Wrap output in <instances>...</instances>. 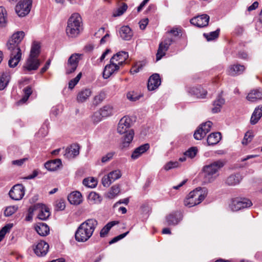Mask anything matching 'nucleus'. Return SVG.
<instances>
[{"instance_id":"1","label":"nucleus","mask_w":262,"mask_h":262,"mask_svg":"<svg viewBox=\"0 0 262 262\" xmlns=\"http://www.w3.org/2000/svg\"><path fill=\"white\" fill-rule=\"evenodd\" d=\"M98 225V222L95 219H89L81 223L77 228L75 234V239L79 242L87 241L93 235Z\"/></svg>"},{"instance_id":"2","label":"nucleus","mask_w":262,"mask_h":262,"mask_svg":"<svg viewBox=\"0 0 262 262\" xmlns=\"http://www.w3.org/2000/svg\"><path fill=\"white\" fill-rule=\"evenodd\" d=\"M208 190L206 188L198 187L191 191L184 200V205L191 207L201 203L206 197Z\"/></svg>"},{"instance_id":"3","label":"nucleus","mask_w":262,"mask_h":262,"mask_svg":"<svg viewBox=\"0 0 262 262\" xmlns=\"http://www.w3.org/2000/svg\"><path fill=\"white\" fill-rule=\"evenodd\" d=\"M224 165L222 161L218 160L204 166L203 170L205 181L207 182H212L217 176L216 173Z\"/></svg>"},{"instance_id":"4","label":"nucleus","mask_w":262,"mask_h":262,"mask_svg":"<svg viewBox=\"0 0 262 262\" xmlns=\"http://www.w3.org/2000/svg\"><path fill=\"white\" fill-rule=\"evenodd\" d=\"M83 30L81 16L78 13L73 14L68 19L66 33H80Z\"/></svg>"},{"instance_id":"5","label":"nucleus","mask_w":262,"mask_h":262,"mask_svg":"<svg viewBox=\"0 0 262 262\" xmlns=\"http://www.w3.org/2000/svg\"><path fill=\"white\" fill-rule=\"evenodd\" d=\"M40 63L41 61L38 58L28 56L23 66V71L25 74L31 73L32 71L38 69Z\"/></svg>"},{"instance_id":"6","label":"nucleus","mask_w":262,"mask_h":262,"mask_svg":"<svg viewBox=\"0 0 262 262\" xmlns=\"http://www.w3.org/2000/svg\"><path fill=\"white\" fill-rule=\"evenodd\" d=\"M82 56L83 54L79 53H74L70 56L66 65V74H71L76 70Z\"/></svg>"},{"instance_id":"7","label":"nucleus","mask_w":262,"mask_h":262,"mask_svg":"<svg viewBox=\"0 0 262 262\" xmlns=\"http://www.w3.org/2000/svg\"><path fill=\"white\" fill-rule=\"evenodd\" d=\"M32 0H20L15 7V12L19 17H24L30 11Z\"/></svg>"},{"instance_id":"8","label":"nucleus","mask_w":262,"mask_h":262,"mask_svg":"<svg viewBox=\"0 0 262 262\" xmlns=\"http://www.w3.org/2000/svg\"><path fill=\"white\" fill-rule=\"evenodd\" d=\"M251 201L246 198H236L232 200L230 205L231 209L233 211H237L241 209L248 208L251 206Z\"/></svg>"},{"instance_id":"9","label":"nucleus","mask_w":262,"mask_h":262,"mask_svg":"<svg viewBox=\"0 0 262 262\" xmlns=\"http://www.w3.org/2000/svg\"><path fill=\"white\" fill-rule=\"evenodd\" d=\"M24 37V34H12L6 44L8 50L10 51L17 52V49H20L19 44Z\"/></svg>"},{"instance_id":"10","label":"nucleus","mask_w":262,"mask_h":262,"mask_svg":"<svg viewBox=\"0 0 262 262\" xmlns=\"http://www.w3.org/2000/svg\"><path fill=\"white\" fill-rule=\"evenodd\" d=\"M122 173L119 169H116L103 177L101 183L104 187H108L115 181L121 178Z\"/></svg>"},{"instance_id":"11","label":"nucleus","mask_w":262,"mask_h":262,"mask_svg":"<svg viewBox=\"0 0 262 262\" xmlns=\"http://www.w3.org/2000/svg\"><path fill=\"white\" fill-rule=\"evenodd\" d=\"M212 125V123L209 121L201 124L194 133V139L199 140L203 138L210 131Z\"/></svg>"},{"instance_id":"12","label":"nucleus","mask_w":262,"mask_h":262,"mask_svg":"<svg viewBox=\"0 0 262 262\" xmlns=\"http://www.w3.org/2000/svg\"><path fill=\"white\" fill-rule=\"evenodd\" d=\"M35 212L37 213V217L40 220H46L50 215L49 208L45 205L37 203L34 205Z\"/></svg>"},{"instance_id":"13","label":"nucleus","mask_w":262,"mask_h":262,"mask_svg":"<svg viewBox=\"0 0 262 262\" xmlns=\"http://www.w3.org/2000/svg\"><path fill=\"white\" fill-rule=\"evenodd\" d=\"M172 41L173 40L172 38H168L165 39L160 43L158 50L156 54V60L157 61L160 60L165 55L166 52L169 49V47Z\"/></svg>"},{"instance_id":"14","label":"nucleus","mask_w":262,"mask_h":262,"mask_svg":"<svg viewBox=\"0 0 262 262\" xmlns=\"http://www.w3.org/2000/svg\"><path fill=\"white\" fill-rule=\"evenodd\" d=\"M9 194L12 200H20L25 194V187L22 184L15 185L11 189Z\"/></svg>"},{"instance_id":"15","label":"nucleus","mask_w":262,"mask_h":262,"mask_svg":"<svg viewBox=\"0 0 262 262\" xmlns=\"http://www.w3.org/2000/svg\"><path fill=\"white\" fill-rule=\"evenodd\" d=\"M114 61V58H111L110 63L107 64L104 69L103 72V76L104 79L110 77L113 73L117 71L119 69L120 64L116 63Z\"/></svg>"},{"instance_id":"16","label":"nucleus","mask_w":262,"mask_h":262,"mask_svg":"<svg viewBox=\"0 0 262 262\" xmlns=\"http://www.w3.org/2000/svg\"><path fill=\"white\" fill-rule=\"evenodd\" d=\"M209 21V16L207 14L198 15L190 20V23L199 28H202L208 25Z\"/></svg>"},{"instance_id":"17","label":"nucleus","mask_w":262,"mask_h":262,"mask_svg":"<svg viewBox=\"0 0 262 262\" xmlns=\"http://www.w3.org/2000/svg\"><path fill=\"white\" fill-rule=\"evenodd\" d=\"M49 249V244L43 241H40L33 248V250L37 256L42 257L47 254Z\"/></svg>"},{"instance_id":"18","label":"nucleus","mask_w":262,"mask_h":262,"mask_svg":"<svg viewBox=\"0 0 262 262\" xmlns=\"http://www.w3.org/2000/svg\"><path fill=\"white\" fill-rule=\"evenodd\" d=\"M131 119L128 117L124 116L119 121L117 132L120 134H123L128 132L130 127Z\"/></svg>"},{"instance_id":"19","label":"nucleus","mask_w":262,"mask_h":262,"mask_svg":"<svg viewBox=\"0 0 262 262\" xmlns=\"http://www.w3.org/2000/svg\"><path fill=\"white\" fill-rule=\"evenodd\" d=\"M183 218L182 213L180 212H174L168 215L166 217V222L168 226H176Z\"/></svg>"},{"instance_id":"20","label":"nucleus","mask_w":262,"mask_h":262,"mask_svg":"<svg viewBox=\"0 0 262 262\" xmlns=\"http://www.w3.org/2000/svg\"><path fill=\"white\" fill-rule=\"evenodd\" d=\"M17 51H10V59L8 61V64L10 68L15 67L21 59V51L20 49H17Z\"/></svg>"},{"instance_id":"21","label":"nucleus","mask_w":262,"mask_h":262,"mask_svg":"<svg viewBox=\"0 0 262 262\" xmlns=\"http://www.w3.org/2000/svg\"><path fill=\"white\" fill-rule=\"evenodd\" d=\"M79 149L78 144H73L66 149L64 156L68 159L74 158L79 155Z\"/></svg>"},{"instance_id":"22","label":"nucleus","mask_w":262,"mask_h":262,"mask_svg":"<svg viewBox=\"0 0 262 262\" xmlns=\"http://www.w3.org/2000/svg\"><path fill=\"white\" fill-rule=\"evenodd\" d=\"M161 84V79L158 74H154L152 75L149 78L147 88L149 91H153L157 88Z\"/></svg>"},{"instance_id":"23","label":"nucleus","mask_w":262,"mask_h":262,"mask_svg":"<svg viewBox=\"0 0 262 262\" xmlns=\"http://www.w3.org/2000/svg\"><path fill=\"white\" fill-rule=\"evenodd\" d=\"M187 91L190 95L200 98H204L207 93L206 90L201 86L188 88Z\"/></svg>"},{"instance_id":"24","label":"nucleus","mask_w":262,"mask_h":262,"mask_svg":"<svg viewBox=\"0 0 262 262\" xmlns=\"http://www.w3.org/2000/svg\"><path fill=\"white\" fill-rule=\"evenodd\" d=\"M245 67L243 65L237 64L231 65L229 66L227 73L228 74L232 76H235L242 74L245 71Z\"/></svg>"},{"instance_id":"25","label":"nucleus","mask_w":262,"mask_h":262,"mask_svg":"<svg viewBox=\"0 0 262 262\" xmlns=\"http://www.w3.org/2000/svg\"><path fill=\"white\" fill-rule=\"evenodd\" d=\"M242 179V176L239 173H236L232 174L227 177L225 183L228 186H234L239 184Z\"/></svg>"},{"instance_id":"26","label":"nucleus","mask_w":262,"mask_h":262,"mask_svg":"<svg viewBox=\"0 0 262 262\" xmlns=\"http://www.w3.org/2000/svg\"><path fill=\"white\" fill-rule=\"evenodd\" d=\"M69 202L73 205H77L82 202V196L79 191H75L71 192L68 196Z\"/></svg>"},{"instance_id":"27","label":"nucleus","mask_w":262,"mask_h":262,"mask_svg":"<svg viewBox=\"0 0 262 262\" xmlns=\"http://www.w3.org/2000/svg\"><path fill=\"white\" fill-rule=\"evenodd\" d=\"M225 99L221 94H219L216 99L213 102V107L211 111L213 113H217L221 111V108L225 104Z\"/></svg>"},{"instance_id":"28","label":"nucleus","mask_w":262,"mask_h":262,"mask_svg":"<svg viewBox=\"0 0 262 262\" xmlns=\"http://www.w3.org/2000/svg\"><path fill=\"white\" fill-rule=\"evenodd\" d=\"M247 99L251 102L262 99V89H257L252 90L247 95Z\"/></svg>"},{"instance_id":"29","label":"nucleus","mask_w":262,"mask_h":262,"mask_svg":"<svg viewBox=\"0 0 262 262\" xmlns=\"http://www.w3.org/2000/svg\"><path fill=\"white\" fill-rule=\"evenodd\" d=\"M35 230L41 236H46L49 234V227L45 223H39L35 227Z\"/></svg>"},{"instance_id":"30","label":"nucleus","mask_w":262,"mask_h":262,"mask_svg":"<svg viewBox=\"0 0 262 262\" xmlns=\"http://www.w3.org/2000/svg\"><path fill=\"white\" fill-rule=\"evenodd\" d=\"M262 117V105L256 107L252 114L250 123L252 125L256 124Z\"/></svg>"},{"instance_id":"31","label":"nucleus","mask_w":262,"mask_h":262,"mask_svg":"<svg viewBox=\"0 0 262 262\" xmlns=\"http://www.w3.org/2000/svg\"><path fill=\"white\" fill-rule=\"evenodd\" d=\"M40 52V42L37 41H34L32 43L31 50L29 56L38 58V56Z\"/></svg>"},{"instance_id":"32","label":"nucleus","mask_w":262,"mask_h":262,"mask_svg":"<svg viewBox=\"0 0 262 262\" xmlns=\"http://www.w3.org/2000/svg\"><path fill=\"white\" fill-rule=\"evenodd\" d=\"M125 134V135L123 137L121 143V146L122 148L127 147L129 146L133 139L134 132L133 129H130L128 132Z\"/></svg>"},{"instance_id":"33","label":"nucleus","mask_w":262,"mask_h":262,"mask_svg":"<svg viewBox=\"0 0 262 262\" xmlns=\"http://www.w3.org/2000/svg\"><path fill=\"white\" fill-rule=\"evenodd\" d=\"M91 94L92 91L90 89H83L78 93L77 100L79 103L85 102Z\"/></svg>"},{"instance_id":"34","label":"nucleus","mask_w":262,"mask_h":262,"mask_svg":"<svg viewBox=\"0 0 262 262\" xmlns=\"http://www.w3.org/2000/svg\"><path fill=\"white\" fill-rule=\"evenodd\" d=\"M221 134L220 133L216 132L210 134L207 140L208 145H214L219 142L221 139Z\"/></svg>"},{"instance_id":"35","label":"nucleus","mask_w":262,"mask_h":262,"mask_svg":"<svg viewBox=\"0 0 262 262\" xmlns=\"http://www.w3.org/2000/svg\"><path fill=\"white\" fill-rule=\"evenodd\" d=\"M128 57V54L127 52L121 51L114 55L112 58H114V61H118V63L121 66Z\"/></svg>"},{"instance_id":"36","label":"nucleus","mask_w":262,"mask_h":262,"mask_svg":"<svg viewBox=\"0 0 262 262\" xmlns=\"http://www.w3.org/2000/svg\"><path fill=\"white\" fill-rule=\"evenodd\" d=\"M61 165V161L60 159H56L45 163V168L50 171L56 170L59 166Z\"/></svg>"},{"instance_id":"37","label":"nucleus","mask_w":262,"mask_h":262,"mask_svg":"<svg viewBox=\"0 0 262 262\" xmlns=\"http://www.w3.org/2000/svg\"><path fill=\"white\" fill-rule=\"evenodd\" d=\"M119 223L118 221H114L108 222L105 225L103 228L101 230L100 232V236L101 237H104L108 233L110 229L115 225Z\"/></svg>"},{"instance_id":"38","label":"nucleus","mask_w":262,"mask_h":262,"mask_svg":"<svg viewBox=\"0 0 262 262\" xmlns=\"http://www.w3.org/2000/svg\"><path fill=\"white\" fill-rule=\"evenodd\" d=\"M127 5L124 3H121L120 5L114 10L113 16L117 17L122 15L127 9Z\"/></svg>"},{"instance_id":"39","label":"nucleus","mask_w":262,"mask_h":262,"mask_svg":"<svg viewBox=\"0 0 262 262\" xmlns=\"http://www.w3.org/2000/svg\"><path fill=\"white\" fill-rule=\"evenodd\" d=\"M99 112L103 118L108 117L113 115V107L111 105H106L100 108Z\"/></svg>"},{"instance_id":"40","label":"nucleus","mask_w":262,"mask_h":262,"mask_svg":"<svg viewBox=\"0 0 262 262\" xmlns=\"http://www.w3.org/2000/svg\"><path fill=\"white\" fill-rule=\"evenodd\" d=\"M10 75L3 73L0 75V90H3L8 85L10 80Z\"/></svg>"},{"instance_id":"41","label":"nucleus","mask_w":262,"mask_h":262,"mask_svg":"<svg viewBox=\"0 0 262 262\" xmlns=\"http://www.w3.org/2000/svg\"><path fill=\"white\" fill-rule=\"evenodd\" d=\"M7 12L5 8L0 7V27H5L7 24Z\"/></svg>"},{"instance_id":"42","label":"nucleus","mask_w":262,"mask_h":262,"mask_svg":"<svg viewBox=\"0 0 262 262\" xmlns=\"http://www.w3.org/2000/svg\"><path fill=\"white\" fill-rule=\"evenodd\" d=\"M82 183L84 186L90 188H94L97 184V180L93 177L84 179Z\"/></svg>"},{"instance_id":"43","label":"nucleus","mask_w":262,"mask_h":262,"mask_svg":"<svg viewBox=\"0 0 262 262\" xmlns=\"http://www.w3.org/2000/svg\"><path fill=\"white\" fill-rule=\"evenodd\" d=\"M120 191V188L118 185H113L109 192H108V197L109 198H113L118 195Z\"/></svg>"},{"instance_id":"44","label":"nucleus","mask_w":262,"mask_h":262,"mask_svg":"<svg viewBox=\"0 0 262 262\" xmlns=\"http://www.w3.org/2000/svg\"><path fill=\"white\" fill-rule=\"evenodd\" d=\"M89 200L92 203H99L101 202V197L95 192H91L88 196Z\"/></svg>"},{"instance_id":"45","label":"nucleus","mask_w":262,"mask_h":262,"mask_svg":"<svg viewBox=\"0 0 262 262\" xmlns=\"http://www.w3.org/2000/svg\"><path fill=\"white\" fill-rule=\"evenodd\" d=\"M105 94L103 92H100L98 95H96L94 98V103L98 105L101 103L105 99Z\"/></svg>"},{"instance_id":"46","label":"nucleus","mask_w":262,"mask_h":262,"mask_svg":"<svg viewBox=\"0 0 262 262\" xmlns=\"http://www.w3.org/2000/svg\"><path fill=\"white\" fill-rule=\"evenodd\" d=\"M18 209L16 206H10L7 207L4 211V215L6 216H10L13 214Z\"/></svg>"},{"instance_id":"47","label":"nucleus","mask_w":262,"mask_h":262,"mask_svg":"<svg viewBox=\"0 0 262 262\" xmlns=\"http://www.w3.org/2000/svg\"><path fill=\"white\" fill-rule=\"evenodd\" d=\"M82 76V73H79L77 76L71 79L69 82V88L71 90L73 89L75 86L78 83Z\"/></svg>"},{"instance_id":"48","label":"nucleus","mask_w":262,"mask_h":262,"mask_svg":"<svg viewBox=\"0 0 262 262\" xmlns=\"http://www.w3.org/2000/svg\"><path fill=\"white\" fill-rule=\"evenodd\" d=\"M197 152V148L196 147H192L184 153V155L190 158H193L196 156Z\"/></svg>"},{"instance_id":"49","label":"nucleus","mask_w":262,"mask_h":262,"mask_svg":"<svg viewBox=\"0 0 262 262\" xmlns=\"http://www.w3.org/2000/svg\"><path fill=\"white\" fill-rule=\"evenodd\" d=\"M127 98L128 99L132 101H136L138 100H139L140 97H142L141 95H138L137 93H135V92H128L127 94Z\"/></svg>"},{"instance_id":"50","label":"nucleus","mask_w":262,"mask_h":262,"mask_svg":"<svg viewBox=\"0 0 262 262\" xmlns=\"http://www.w3.org/2000/svg\"><path fill=\"white\" fill-rule=\"evenodd\" d=\"M66 207V203L63 200L60 199L56 202L55 209L56 211L63 210Z\"/></svg>"},{"instance_id":"51","label":"nucleus","mask_w":262,"mask_h":262,"mask_svg":"<svg viewBox=\"0 0 262 262\" xmlns=\"http://www.w3.org/2000/svg\"><path fill=\"white\" fill-rule=\"evenodd\" d=\"M24 92L25 93V96L21 99V101L25 102L28 99L29 96L31 95L32 91L31 88L28 86L24 89Z\"/></svg>"},{"instance_id":"52","label":"nucleus","mask_w":262,"mask_h":262,"mask_svg":"<svg viewBox=\"0 0 262 262\" xmlns=\"http://www.w3.org/2000/svg\"><path fill=\"white\" fill-rule=\"evenodd\" d=\"M179 162L177 161H170L165 165L164 169L166 170H169L171 169L178 167L179 166Z\"/></svg>"},{"instance_id":"53","label":"nucleus","mask_w":262,"mask_h":262,"mask_svg":"<svg viewBox=\"0 0 262 262\" xmlns=\"http://www.w3.org/2000/svg\"><path fill=\"white\" fill-rule=\"evenodd\" d=\"M103 118V117L101 116L99 111L95 112L92 117V120L95 123L99 122L100 121H101Z\"/></svg>"},{"instance_id":"54","label":"nucleus","mask_w":262,"mask_h":262,"mask_svg":"<svg viewBox=\"0 0 262 262\" xmlns=\"http://www.w3.org/2000/svg\"><path fill=\"white\" fill-rule=\"evenodd\" d=\"M219 34H203L207 41H211L216 40L219 37Z\"/></svg>"},{"instance_id":"55","label":"nucleus","mask_w":262,"mask_h":262,"mask_svg":"<svg viewBox=\"0 0 262 262\" xmlns=\"http://www.w3.org/2000/svg\"><path fill=\"white\" fill-rule=\"evenodd\" d=\"M115 152L112 151L108 152L106 155L103 156L101 158V161L102 163H106L111 160L113 156H114Z\"/></svg>"},{"instance_id":"56","label":"nucleus","mask_w":262,"mask_h":262,"mask_svg":"<svg viewBox=\"0 0 262 262\" xmlns=\"http://www.w3.org/2000/svg\"><path fill=\"white\" fill-rule=\"evenodd\" d=\"M253 136L251 135L250 133H247L245 134L244 138L242 141V144L243 145H247L248 143H249L252 139Z\"/></svg>"},{"instance_id":"57","label":"nucleus","mask_w":262,"mask_h":262,"mask_svg":"<svg viewBox=\"0 0 262 262\" xmlns=\"http://www.w3.org/2000/svg\"><path fill=\"white\" fill-rule=\"evenodd\" d=\"M35 212V209H34V205L29 207L28 209V214L26 217V220L27 221H30L32 220L33 217V214Z\"/></svg>"},{"instance_id":"58","label":"nucleus","mask_w":262,"mask_h":262,"mask_svg":"<svg viewBox=\"0 0 262 262\" xmlns=\"http://www.w3.org/2000/svg\"><path fill=\"white\" fill-rule=\"evenodd\" d=\"M149 148V145L147 143L144 144L137 147V149L141 155L146 151Z\"/></svg>"},{"instance_id":"59","label":"nucleus","mask_w":262,"mask_h":262,"mask_svg":"<svg viewBox=\"0 0 262 262\" xmlns=\"http://www.w3.org/2000/svg\"><path fill=\"white\" fill-rule=\"evenodd\" d=\"M183 31L181 27L176 26L170 30H168L166 33H182Z\"/></svg>"},{"instance_id":"60","label":"nucleus","mask_w":262,"mask_h":262,"mask_svg":"<svg viewBox=\"0 0 262 262\" xmlns=\"http://www.w3.org/2000/svg\"><path fill=\"white\" fill-rule=\"evenodd\" d=\"M142 66L141 64H136L130 70V72L133 74L137 73L139 72L141 69Z\"/></svg>"},{"instance_id":"61","label":"nucleus","mask_w":262,"mask_h":262,"mask_svg":"<svg viewBox=\"0 0 262 262\" xmlns=\"http://www.w3.org/2000/svg\"><path fill=\"white\" fill-rule=\"evenodd\" d=\"M132 34H120V37L125 41H128L132 38Z\"/></svg>"},{"instance_id":"62","label":"nucleus","mask_w":262,"mask_h":262,"mask_svg":"<svg viewBox=\"0 0 262 262\" xmlns=\"http://www.w3.org/2000/svg\"><path fill=\"white\" fill-rule=\"evenodd\" d=\"M110 40V34H105V35L100 39V43L101 45H103L106 42Z\"/></svg>"},{"instance_id":"63","label":"nucleus","mask_w":262,"mask_h":262,"mask_svg":"<svg viewBox=\"0 0 262 262\" xmlns=\"http://www.w3.org/2000/svg\"><path fill=\"white\" fill-rule=\"evenodd\" d=\"M130 31L132 30L128 26H122L119 30V33H129Z\"/></svg>"},{"instance_id":"64","label":"nucleus","mask_w":262,"mask_h":262,"mask_svg":"<svg viewBox=\"0 0 262 262\" xmlns=\"http://www.w3.org/2000/svg\"><path fill=\"white\" fill-rule=\"evenodd\" d=\"M148 18L144 19L142 21H141L140 23V29L141 30H144L146 28L147 25L148 24Z\"/></svg>"}]
</instances>
